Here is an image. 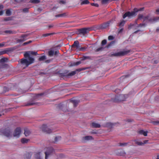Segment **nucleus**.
Masks as SVG:
<instances>
[{
	"instance_id": "1",
	"label": "nucleus",
	"mask_w": 159,
	"mask_h": 159,
	"mask_svg": "<svg viewBox=\"0 0 159 159\" xmlns=\"http://www.w3.org/2000/svg\"><path fill=\"white\" fill-rule=\"evenodd\" d=\"M29 61L26 59L22 58L20 61V63L22 65L24 66V68L28 67L29 65L33 63L34 61V59L32 57L28 58Z\"/></svg>"
},
{
	"instance_id": "2",
	"label": "nucleus",
	"mask_w": 159,
	"mask_h": 159,
	"mask_svg": "<svg viewBox=\"0 0 159 159\" xmlns=\"http://www.w3.org/2000/svg\"><path fill=\"white\" fill-rule=\"evenodd\" d=\"M126 95L117 94L115 96L114 98L111 99V101L115 102H119L122 101H125L126 97Z\"/></svg>"
},
{
	"instance_id": "3",
	"label": "nucleus",
	"mask_w": 159,
	"mask_h": 159,
	"mask_svg": "<svg viewBox=\"0 0 159 159\" xmlns=\"http://www.w3.org/2000/svg\"><path fill=\"white\" fill-rule=\"evenodd\" d=\"M130 52V50L120 51L111 54V57H120L124 56L128 54Z\"/></svg>"
},
{
	"instance_id": "4",
	"label": "nucleus",
	"mask_w": 159,
	"mask_h": 159,
	"mask_svg": "<svg viewBox=\"0 0 159 159\" xmlns=\"http://www.w3.org/2000/svg\"><path fill=\"white\" fill-rule=\"evenodd\" d=\"M92 30V28H85L79 29L78 30V31L80 34H82L84 35Z\"/></svg>"
},
{
	"instance_id": "5",
	"label": "nucleus",
	"mask_w": 159,
	"mask_h": 159,
	"mask_svg": "<svg viewBox=\"0 0 159 159\" xmlns=\"http://www.w3.org/2000/svg\"><path fill=\"white\" fill-rule=\"evenodd\" d=\"M143 19L144 21L148 20L150 22H153L157 21L159 20V17H153L152 18H150L149 16H147L144 17Z\"/></svg>"
},
{
	"instance_id": "6",
	"label": "nucleus",
	"mask_w": 159,
	"mask_h": 159,
	"mask_svg": "<svg viewBox=\"0 0 159 159\" xmlns=\"http://www.w3.org/2000/svg\"><path fill=\"white\" fill-rule=\"evenodd\" d=\"M76 73V71H73L70 73H67V72H64L60 74L61 77H65L66 78L69 77V76H71L74 75Z\"/></svg>"
},
{
	"instance_id": "7",
	"label": "nucleus",
	"mask_w": 159,
	"mask_h": 159,
	"mask_svg": "<svg viewBox=\"0 0 159 159\" xmlns=\"http://www.w3.org/2000/svg\"><path fill=\"white\" fill-rule=\"evenodd\" d=\"M1 132L3 135L7 137H9L11 135V131L9 127L2 130Z\"/></svg>"
},
{
	"instance_id": "8",
	"label": "nucleus",
	"mask_w": 159,
	"mask_h": 159,
	"mask_svg": "<svg viewBox=\"0 0 159 159\" xmlns=\"http://www.w3.org/2000/svg\"><path fill=\"white\" fill-rule=\"evenodd\" d=\"M135 15V12H134V11L132 12L127 11L123 15V19H125L126 17L130 18Z\"/></svg>"
},
{
	"instance_id": "9",
	"label": "nucleus",
	"mask_w": 159,
	"mask_h": 159,
	"mask_svg": "<svg viewBox=\"0 0 159 159\" xmlns=\"http://www.w3.org/2000/svg\"><path fill=\"white\" fill-rule=\"evenodd\" d=\"M41 129L43 132L46 133L50 134L52 132L51 129L48 128L47 125L45 124H43L41 128Z\"/></svg>"
},
{
	"instance_id": "10",
	"label": "nucleus",
	"mask_w": 159,
	"mask_h": 159,
	"mask_svg": "<svg viewBox=\"0 0 159 159\" xmlns=\"http://www.w3.org/2000/svg\"><path fill=\"white\" fill-rule=\"evenodd\" d=\"M38 54L37 52H34L33 51H29L28 52H26L24 54V56L25 58H29L30 57V55H37Z\"/></svg>"
},
{
	"instance_id": "11",
	"label": "nucleus",
	"mask_w": 159,
	"mask_h": 159,
	"mask_svg": "<svg viewBox=\"0 0 159 159\" xmlns=\"http://www.w3.org/2000/svg\"><path fill=\"white\" fill-rule=\"evenodd\" d=\"M28 36V34L22 35H21V37H20V38L16 40V41L18 43L23 42L28 39L27 37Z\"/></svg>"
},
{
	"instance_id": "12",
	"label": "nucleus",
	"mask_w": 159,
	"mask_h": 159,
	"mask_svg": "<svg viewBox=\"0 0 159 159\" xmlns=\"http://www.w3.org/2000/svg\"><path fill=\"white\" fill-rule=\"evenodd\" d=\"M54 151V150L52 147H50L47 148V151L45 152V159H47L49 155H50Z\"/></svg>"
},
{
	"instance_id": "13",
	"label": "nucleus",
	"mask_w": 159,
	"mask_h": 159,
	"mask_svg": "<svg viewBox=\"0 0 159 159\" xmlns=\"http://www.w3.org/2000/svg\"><path fill=\"white\" fill-rule=\"evenodd\" d=\"M21 132V128L20 127L17 128L14 131L13 134L14 136L17 138L19 137Z\"/></svg>"
},
{
	"instance_id": "14",
	"label": "nucleus",
	"mask_w": 159,
	"mask_h": 159,
	"mask_svg": "<svg viewBox=\"0 0 159 159\" xmlns=\"http://www.w3.org/2000/svg\"><path fill=\"white\" fill-rule=\"evenodd\" d=\"M112 20H111L110 21H109L106 22L102 24H101L100 26V28L101 29H105L108 26H109L110 24L111 23H112Z\"/></svg>"
},
{
	"instance_id": "15",
	"label": "nucleus",
	"mask_w": 159,
	"mask_h": 159,
	"mask_svg": "<svg viewBox=\"0 0 159 159\" xmlns=\"http://www.w3.org/2000/svg\"><path fill=\"white\" fill-rule=\"evenodd\" d=\"M68 16V14L67 12H65L63 13L59 14L58 15H56L55 17L58 18L60 17H67Z\"/></svg>"
},
{
	"instance_id": "16",
	"label": "nucleus",
	"mask_w": 159,
	"mask_h": 159,
	"mask_svg": "<svg viewBox=\"0 0 159 159\" xmlns=\"http://www.w3.org/2000/svg\"><path fill=\"white\" fill-rule=\"evenodd\" d=\"M92 139H93V138L90 136H87L83 138V141L84 142Z\"/></svg>"
},
{
	"instance_id": "17",
	"label": "nucleus",
	"mask_w": 159,
	"mask_h": 159,
	"mask_svg": "<svg viewBox=\"0 0 159 159\" xmlns=\"http://www.w3.org/2000/svg\"><path fill=\"white\" fill-rule=\"evenodd\" d=\"M79 43L78 41H75L74 43L72 45V48L75 47L77 48H78L79 47Z\"/></svg>"
},
{
	"instance_id": "18",
	"label": "nucleus",
	"mask_w": 159,
	"mask_h": 159,
	"mask_svg": "<svg viewBox=\"0 0 159 159\" xmlns=\"http://www.w3.org/2000/svg\"><path fill=\"white\" fill-rule=\"evenodd\" d=\"M138 133L139 134H143L145 136H147L148 131H144L143 130H140L138 131Z\"/></svg>"
},
{
	"instance_id": "19",
	"label": "nucleus",
	"mask_w": 159,
	"mask_h": 159,
	"mask_svg": "<svg viewBox=\"0 0 159 159\" xmlns=\"http://www.w3.org/2000/svg\"><path fill=\"white\" fill-rule=\"evenodd\" d=\"M70 101L71 102L73 103L75 107H76L79 103V101L78 100H74L72 99H70Z\"/></svg>"
},
{
	"instance_id": "20",
	"label": "nucleus",
	"mask_w": 159,
	"mask_h": 159,
	"mask_svg": "<svg viewBox=\"0 0 159 159\" xmlns=\"http://www.w3.org/2000/svg\"><path fill=\"white\" fill-rule=\"evenodd\" d=\"M31 154L30 153H26L24 155V157L25 159H30L31 157Z\"/></svg>"
},
{
	"instance_id": "21",
	"label": "nucleus",
	"mask_w": 159,
	"mask_h": 159,
	"mask_svg": "<svg viewBox=\"0 0 159 159\" xmlns=\"http://www.w3.org/2000/svg\"><path fill=\"white\" fill-rule=\"evenodd\" d=\"M91 126L93 128H100L101 126L100 124L94 122L91 123Z\"/></svg>"
},
{
	"instance_id": "22",
	"label": "nucleus",
	"mask_w": 159,
	"mask_h": 159,
	"mask_svg": "<svg viewBox=\"0 0 159 159\" xmlns=\"http://www.w3.org/2000/svg\"><path fill=\"white\" fill-rule=\"evenodd\" d=\"M4 32L6 34H15L16 33V32L15 31H12L11 30H6L4 31Z\"/></svg>"
},
{
	"instance_id": "23",
	"label": "nucleus",
	"mask_w": 159,
	"mask_h": 159,
	"mask_svg": "<svg viewBox=\"0 0 159 159\" xmlns=\"http://www.w3.org/2000/svg\"><path fill=\"white\" fill-rule=\"evenodd\" d=\"M6 14L7 16H10L11 14V12L10 9H7L6 11Z\"/></svg>"
},
{
	"instance_id": "24",
	"label": "nucleus",
	"mask_w": 159,
	"mask_h": 159,
	"mask_svg": "<svg viewBox=\"0 0 159 159\" xmlns=\"http://www.w3.org/2000/svg\"><path fill=\"white\" fill-rule=\"evenodd\" d=\"M35 157L36 159H42L40 156V152L36 153Z\"/></svg>"
},
{
	"instance_id": "25",
	"label": "nucleus",
	"mask_w": 159,
	"mask_h": 159,
	"mask_svg": "<svg viewBox=\"0 0 159 159\" xmlns=\"http://www.w3.org/2000/svg\"><path fill=\"white\" fill-rule=\"evenodd\" d=\"M8 59L7 58H3L0 59V63H2L6 62H7Z\"/></svg>"
},
{
	"instance_id": "26",
	"label": "nucleus",
	"mask_w": 159,
	"mask_h": 159,
	"mask_svg": "<svg viewBox=\"0 0 159 159\" xmlns=\"http://www.w3.org/2000/svg\"><path fill=\"white\" fill-rule=\"evenodd\" d=\"M115 123L114 124V123H111L108 122V123H107L106 124V126L107 127H109V128H112V127L114 125H115Z\"/></svg>"
},
{
	"instance_id": "27",
	"label": "nucleus",
	"mask_w": 159,
	"mask_h": 159,
	"mask_svg": "<svg viewBox=\"0 0 159 159\" xmlns=\"http://www.w3.org/2000/svg\"><path fill=\"white\" fill-rule=\"evenodd\" d=\"M144 9L143 8H141L139 9H137L136 8H135L134 9V11L135 12V14L136 13L139 11H143Z\"/></svg>"
},
{
	"instance_id": "28",
	"label": "nucleus",
	"mask_w": 159,
	"mask_h": 159,
	"mask_svg": "<svg viewBox=\"0 0 159 159\" xmlns=\"http://www.w3.org/2000/svg\"><path fill=\"white\" fill-rule=\"evenodd\" d=\"M46 57L45 56H42L40 57L39 58V61H43L46 59Z\"/></svg>"
},
{
	"instance_id": "29",
	"label": "nucleus",
	"mask_w": 159,
	"mask_h": 159,
	"mask_svg": "<svg viewBox=\"0 0 159 159\" xmlns=\"http://www.w3.org/2000/svg\"><path fill=\"white\" fill-rule=\"evenodd\" d=\"M29 140L25 138H22L21 140V141L22 143H27Z\"/></svg>"
},
{
	"instance_id": "30",
	"label": "nucleus",
	"mask_w": 159,
	"mask_h": 159,
	"mask_svg": "<svg viewBox=\"0 0 159 159\" xmlns=\"http://www.w3.org/2000/svg\"><path fill=\"white\" fill-rule=\"evenodd\" d=\"M30 134V131L28 129H25L24 132V134L26 136H27Z\"/></svg>"
},
{
	"instance_id": "31",
	"label": "nucleus",
	"mask_w": 159,
	"mask_h": 159,
	"mask_svg": "<svg viewBox=\"0 0 159 159\" xmlns=\"http://www.w3.org/2000/svg\"><path fill=\"white\" fill-rule=\"evenodd\" d=\"M56 33H47L43 34V37H47L49 35H52L55 34Z\"/></svg>"
},
{
	"instance_id": "32",
	"label": "nucleus",
	"mask_w": 159,
	"mask_h": 159,
	"mask_svg": "<svg viewBox=\"0 0 159 159\" xmlns=\"http://www.w3.org/2000/svg\"><path fill=\"white\" fill-rule=\"evenodd\" d=\"M54 52L52 50H49L48 52V55L50 57L54 55Z\"/></svg>"
},
{
	"instance_id": "33",
	"label": "nucleus",
	"mask_w": 159,
	"mask_h": 159,
	"mask_svg": "<svg viewBox=\"0 0 159 159\" xmlns=\"http://www.w3.org/2000/svg\"><path fill=\"white\" fill-rule=\"evenodd\" d=\"M125 20H122L119 23V26L120 27L121 26H123L125 23Z\"/></svg>"
},
{
	"instance_id": "34",
	"label": "nucleus",
	"mask_w": 159,
	"mask_h": 159,
	"mask_svg": "<svg viewBox=\"0 0 159 159\" xmlns=\"http://www.w3.org/2000/svg\"><path fill=\"white\" fill-rule=\"evenodd\" d=\"M89 2L88 0H84L81 2V4H89Z\"/></svg>"
},
{
	"instance_id": "35",
	"label": "nucleus",
	"mask_w": 159,
	"mask_h": 159,
	"mask_svg": "<svg viewBox=\"0 0 159 159\" xmlns=\"http://www.w3.org/2000/svg\"><path fill=\"white\" fill-rule=\"evenodd\" d=\"M104 49V48L101 46V47L98 48L97 49L95 50V52H99L100 51H102Z\"/></svg>"
},
{
	"instance_id": "36",
	"label": "nucleus",
	"mask_w": 159,
	"mask_h": 159,
	"mask_svg": "<svg viewBox=\"0 0 159 159\" xmlns=\"http://www.w3.org/2000/svg\"><path fill=\"white\" fill-rule=\"evenodd\" d=\"M83 59L84 60L86 59L91 60L92 58L91 57L89 56H84L83 57Z\"/></svg>"
},
{
	"instance_id": "37",
	"label": "nucleus",
	"mask_w": 159,
	"mask_h": 159,
	"mask_svg": "<svg viewBox=\"0 0 159 159\" xmlns=\"http://www.w3.org/2000/svg\"><path fill=\"white\" fill-rule=\"evenodd\" d=\"M30 2L33 3H38L40 2V0H31Z\"/></svg>"
},
{
	"instance_id": "38",
	"label": "nucleus",
	"mask_w": 159,
	"mask_h": 159,
	"mask_svg": "<svg viewBox=\"0 0 159 159\" xmlns=\"http://www.w3.org/2000/svg\"><path fill=\"white\" fill-rule=\"evenodd\" d=\"M12 20V18L11 17H5L3 19L4 21H8L9 20Z\"/></svg>"
},
{
	"instance_id": "39",
	"label": "nucleus",
	"mask_w": 159,
	"mask_h": 159,
	"mask_svg": "<svg viewBox=\"0 0 159 159\" xmlns=\"http://www.w3.org/2000/svg\"><path fill=\"white\" fill-rule=\"evenodd\" d=\"M128 144L127 143H119V146H126Z\"/></svg>"
},
{
	"instance_id": "40",
	"label": "nucleus",
	"mask_w": 159,
	"mask_h": 159,
	"mask_svg": "<svg viewBox=\"0 0 159 159\" xmlns=\"http://www.w3.org/2000/svg\"><path fill=\"white\" fill-rule=\"evenodd\" d=\"M107 41L106 40L104 39L101 42V45L102 46H103L105 45H106L107 43Z\"/></svg>"
},
{
	"instance_id": "41",
	"label": "nucleus",
	"mask_w": 159,
	"mask_h": 159,
	"mask_svg": "<svg viewBox=\"0 0 159 159\" xmlns=\"http://www.w3.org/2000/svg\"><path fill=\"white\" fill-rule=\"evenodd\" d=\"M61 139V137L60 136L56 137L55 139V141H54V143H56L58 140H60Z\"/></svg>"
},
{
	"instance_id": "42",
	"label": "nucleus",
	"mask_w": 159,
	"mask_h": 159,
	"mask_svg": "<svg viewBox=\"0 0 159 159\" xmlns=\"http://www.w3.org/2000/svg\"><path fill=\"white\" fill-rule=\"evenodd\" d=\"M60 4H65L66 3V1L64 0H60L58 2Z\"/></svg>"
},
{
	"instance_id": "43",
	"label": "nucleus",
	"mask_w": 159,
	"mask_h": 159,
	"mask_svg": "<svg viewBox=\"0 0 159 159\" xmlns=\"http://www.w3.org/2000/svg\"><path fill=\"white\" fill-rule=\"evenodd\" d=\"M135 143L139 145H143V142L136 141L135 142Z\"/></svg>"
},
{
	"instance_id": "44",
	"label": "nucleus",
	"mask_w": 159,
	"mask_h": 159,
	"mask_svg": "<svg viewBox=\"0 0 159 159\" xmlns=\"http://www.w3.org/2000/svg\"><path fill=\"white\" fill-rule=\"evenodd\" d=\"M29 8H25L22 9V11L25 13H27L29 11Z\"/></svg>"
},
{
	"instance_id": "45",
	"label": "nucleus",
	"mask_w": 159,
	"mask_h": 159,
	"mask_svg": "<svg viewBox=\"0 0 159 159\" xmlns=\"http://www.w3.org/2000/svg\"><path fill=\"white\" fill-rule=\"evenodd\" d=\"M114 43V42L113 41H112L110 43L108 44L106 46V47L107 48H109L110 47L112 44Z\"/></svg>"
},
{
	"instance_id": "46",
	"label": "nucleus",
	"mask_w": 159,
	"mask_h": 159,
	"mask_svg": "<svg viewBox=\"0 0 159 159\" xmlns=\"http://www.w3.org/2000/svg\"><path fill=\"white\" fill-rule=\"evenodd\" d=\"M110 0H102V4H105L107 3Z\"/></svg>"
},
{
	"instance_id": "47",
	"label": "nucleus",
	"mask_w": 159,
	"mask_h": 159,
	"mask_svg": "<svg viewBox=\"0 0 159 159\" xmlns=\"http://www.w3.org/2000/svg\"><path fill=\"white\" fill-rule=\"evenodd\" d=\"M91 5L92 6H93L96 7H99V5L97 3H91Z\"/></svg>"
},
{
	"instance_id": "48",
	"label": "nucleus",
	"mask_w": 159,
	"mask_h": 159,
	"mask_svg": "<svg viewBox=\"0 0 159 159\" xmlns=\"http://www.w3.org/2000/svg\"><path fill=\"white\" fill-rule=\"evenodd\" d=\"M114 39V37L111 35L109 36L108 37V39L109 40H112Z\"/></svg>"
},
{
	"instance_id": "49",
	"label": "nucleus",
	"mask_w": 159,
	"mask_h": 159,
	"mask_svg": "<svg viewBox=\"0 0 159 159\" xmlns=\"http://www.w3.org/2000/svg\"><path fill=\"white\" fill-rule=\"evenodd\" d=\"M145 26V24L144 23H141L139 25L138 27H142L143 26Z\"/></svg>"
},
{
	"instance_id": "50",
	"label": "nucleus",
	"mask_w": 159,
	"mask_h": 159,
	"mask_svg": "<svg viewBox=\"0 0 159 159\" xmlns=\"http://www.w3.org/2000/svg\"><path fill=\"white\" fill-rule=\"evenodd\" d=\"M143 18V16L142 14H139L138 15V19H140Z\"/></svg>"
},
{
	"instance_id": "51",
	"label": "nucleus",
	"mask_w": 159,
	"mask_h": 159,
	"mask_svg": "<svg viewBox=\"0 0 159 159\" xmlns=\"http://www.w3.org/2000/svg\"><path fill=\"white\" fill-rule=\"evenodd\" d=\"M62 103H60V104H59L58 106H57V107L60 109H61V107H62Z\"/></svg>"
},
{
	"instance_id": "52",
	"label": "nucleus",
	"mask_w": 159,
	"mask_h": 159,
	"mask_svg": "<svg viewBox=\"0 0 159 159\" xmlns=\"http://www.w3.org/2000/svg\"><path fill=\"white\" fill-rule=\"evenodd\" d=\"M58 54H59V51L58 50H57L55 51L54 52V55H56Z\"/></svg>"
},
{
	"instance_id": "53",
	"label": "nucleus",
	"mask_w": 159,
	"mask_h": 159,
	"mask_svg": "<svg viewBox=\"0 0 159 159\" xmlns=\"http://www.w3.org/2000/svg\"><path fill=\"white\" fill-rule=\"evenodd\" d=\"M15 2L17 3H20L23 2V0H15Z\"/></svg>"
},
{
	"instance_id": "54",
	"label": "nucleus",
	"mask_w": 159,
	"mask_h": 159,
	"mask_svg": "<svg viewBox=\"0 0 159 159\" xmlns=\"http://www.w3.org/2000/svg\"><path fill=\"white\" fill-rule=\"evenodd\" d=\"M5 44V43L3 42L1 43H0V48L3 47Z\"/></svg>"
},
{
	"instance_id": "55",
	"label": "nucleus",
	"mask_w": 159,
	"mask_h": 159,
	"mask_svg": "<svg viewBox=\"0 0 159 159\" xmlns=\"http://www.w3.org/2000/svg\"><path fill=\"white\" fill-rule=\"evenodd\" d=\"M86 49V48L84 47H81V48H79V50L83 51V50H84L85 49Z\"/></svg>"
},
{
	"instance_id": "56",
	"label": "nucleus",
	"mask_w": 159,
	"mask_h": 159,
	"mask_svg": "<svg viewBox=\"0 0 159 159\" xmlns=\"http://www.w3.org/2000/svg\"><path fill=\"white\" fill-rule=\"evenodd\" d=\"M34 104H35V103H34V102H31L30 103H29L27 104L26 105V106H30V105H34Z\"/></svg>"
},
{
	"instance_id": "57",
	"label": "nucleus",
	"mask_w": 159,
	"mask_h": 159,
	"mask_svg": "<svg viewBox=\"0 0 159 159\" xmlns=\"http://www.w3.org/2000/svg\"><path fill=\"white\" fill-rule=\"evenodd\" d=\"M148 140H144L143 141V145L147 143H148Z\"/></svg>"
},
{
	"instance_id": "58",
	"label": "nucleus",
	"mask_w": 159,
	"mask_h": 159,
	"mask_svg": "<svg viewBox=\"0 0 159 159\" xmlns=\"http://www.w3.org/2000/svg\"><path fill=\"white\" fill-rule=\"evenodd\" d=\"M81 63V62L80 61H77L75 62V65H78L79 64H80Z\"/></svg>"
},
{
	"instance_id": "59",
	"label": "nucleus",
	"mask_w": 159,
	"mask_h": 159,
	"mask_svg": "<svg viewBox=\"0 0 159 159\" xmlns=\"http://www.w3.org/2000/svg\"><path fill=\"white\" fill-rule=\"evenodd\" d=\"M123 28L119 30L118 33H120L122 32L123 30Z\"/></svg>"
},
{
	"instance_id": "60",
	"label": "nucleus",
	"mask_w": 159,
	"mask_h": 159,
	"mask_svg": "<svg viewBox=\"0 0 159 159\" xmlns=\"http://www.w3.org/2000/svg\"><path fill=\"white\" fill-rule=\"evenodd\" d=\"M3 6L2 5H0V10L2 9L3 8Z\"/></svg>"
},
{
	"instance_id": "61",
	"label": "nucleus",
	"mask_w": 159,
	"mask_h": 159,
	"mask_svg": "<svg viewBox=\"0 0 159 159\" xmlns=\"http://www.w3.org/2000/svg\"><path fill=\"white\" fill-rule=\"evenodd\" d=\"M3 13V11L2 10L0 11V16L2 15Z\"/></svg>"
},
{
	"instance_id": "62",
	"label": "nucleus",
	"mask_w": 159,
	"mask_h": 159,
	"mask_svg": "<svg viewBox=\"0 0 159 159\" xmlns=\"http://www.w3.org/2000/svg\"><path fill=\"white\" fill-rule=\"evenodd\" d=\"M49 28H50L53 27V25H52L48 26Z\"/></svg>"
},
{
	"instance_id": "63",
	"label": "nucleus",
	"mask_w": 159,
	"mask_h": 159,
	"mask_svg": "<svg viewBox=\"0 0 159 159\" xmlns=\"http://www.w3.org/2000/svg\"><path fill=\"white\" fill-rule=\"evenodd\" d=\"M5 53V52L4 51H2L0 52V54L2 55L3 54H4Z\"/></svg>"
},
{
	"instance_id": "64",
	"label": "nucleus",
	"mask_w": 159,
	"mask_h": 159,
	"mask_svg": "<svg viewBox=\"0 0 159 159\" xmlns=\"http://www.w3.org/2000/svg\"><path fill=\"white\" fill-rule=\"evenodd\" d=\"M156 12L157 14H159V8L156 10Z\"/></svg>"
}]
</instances>
